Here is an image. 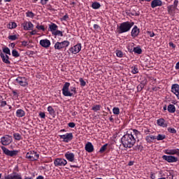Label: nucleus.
<instances>
[{"instance_id":"1","label":"nucleus","mask_w":179,"mask_h":179,"mask_svg":"<svg viewBox=\"0 0 179 179\" xmlns=\"http://www.w3.org/2000/svg\"><path fill=\"white\" fill-rule=\"evenodd\" d=\"M136 142V138H135V136H134V134H132V133L126 134L121 138L122 145L126 149H131V148H133Z\"/></svg>"},{"instance_id":"2","label":"nucleus","mask_w":179,"mask_h":179,"mask_svg":"<svg viewBox=\"0 0 179 179\" xmlns=\"http://www.w3.org/2000/svg\"><path fill=\"white\" fill-rule=\"evenodd\" d=\"M134 24H135L134 22H124L121 23L117 29L118 34H122V33H127V31H129V30L132 29Z\"/></svg>"},{"instance_id":"3","label":"nucleus","mask_w":179,"mask_h":179,"mask_svg":"<svg viewBox=\"0 0 179 179\" xmlns=\"http://www.w3.org/2000/svg\"><path fill=\"white\" fill-rule=\"evenodd\" d=\"M69 41H64L62 42H56L54 48L55 50H57L58 51H62L64 48H66V47H69Z\"/></svg>"},{"instance_id":"4","label":"nucleus","mask_w":179,"mask_h":179,"mask_svg":"<svg viewBox=\"0 0 179 179\" xmlns=\"http://www.w3.org/2000/svg\"><path fill=\"white\" fill-rule=\"evenodd\" d=\"M39 157L40 155L34 150L29 151L26 155V158L30 160V162H36L38 160Z\"/></svg>"},{"instance_id":"5","label":"nucleus","mask_w":179,"mask_h":179,"mask_svg":"<svg viewBox=\"0 0 179 179\" xmlns=\"http://www.w3.org/2000/svg\"><path fill=\"white\" fill-rule=\"evenodd\" d=\"M69 86H71V83L66 82L62 90V94L65 96V97H72V96H73V93L69 91Z\"/></svg>"},{"instance_id":"6","label":"nucleus","mask_w":179,"mask_h":179,"mask_svg":"<svg viewBox=\"0 0 179 179\" xmlns=\"http://www.w3.org/2000/svg\"><path fill=\"white\" fill-rule=\"evenodd\" d=\"M1 150H3V153L6 156H9L10 157H13L15 156H17V153H19L18 150H10L9 149L6 148L5 146L1 147Z\"/></svg>"},{"instance_id":"7","label":"nucleus","mask_w":179,"mask_h":179,"mask_svg":"<svg viewBox=\"0 0 179 179\" xmlns=\"http://www.w3.org/2000/svg\"><path fill=\"white\" fill-rule=\"evenodd\" d=\"M13 139L11 136L5 135L4 136L1 138V143L3 146H8L12 143Z\"/></svg>"},{"instance_id":"8","label":"nucleus","mask_w":179,"mask_h":179,"mask_svg":"<svg viewBox=\"0 0 179 179\" xmlns=\"http://www.w3.org/2000/svg\"><path fill=\"white\" fill-rule=\"evenodd\" d=\"M15 82L16 83H17V85H20V86H22V87H26V86H29V82L27 81V78H26L25 77L18 76L15 79Z\"/></svg>"},{"instance_id":"9","label":"nucleus","mask_w":179,"mask_h":179,"mask_svg":"<svg viewBox=\"0 0 179 179\" xmlns=\"http://www.w3.org/2000/svg\"><path fill=\"white\" fill-rule=\"evenodd\" d=\"M54 164L55 167H64L66 164H68V161L63 158H56L54 160Z\"/></svg>"},{"instance_id":"10","label":"nucleus","mask_w":179,"mask_h":179,"mask_svg":"<svg viewBox=\"0 0 179 179\" xmlns=\"http://www.w3.org/2000/svg\"><path fill=\"white\" fill-rule=\"evenodd\" d=\"M59 138L63 139V142L68 143L73 139V134L72 133H66V134L59 135Z\"/></svg>"},{"instance_id":"11","label":"nucleus","mask_w":179,"mask_h":179,"mask_svg":"<svg viewBox=\"0 0 179 179\" xmlns=\"http://www.w3.org/2000/svg\"><path fill=\"white\" fill-rule=\"evenodd\" d=\"M162 159L168 163H177L178 162V158L173 155H163Z\"/></svg>"},{"instance_id":"12","label":"nucleus","mask_w":179,"mask_h":179,"mask_svg":"<svg viewBox=\"0 0 179 179\" xmlns=\"http://www.w3.org/2000/svg\"><path fill=\"white\" fill-rule=\"evenodd\" d=\"M81 50H82V43H78L73 47H71L69 48V51L71 52V54H78V52H80Z\"/></svg>"},{"instance_id":"13","label":"nucleus","mask_w":179,"mask_h":179,"mask_svg":"<svg viewBox=\"0 0 179 179\" xmlns=\"http://www.w3.org/2000/svg\"><path fill=\"white\" fill-rule=\"evenodd\" d=\"M164 153L166 155H169L171 156L176 155V156H178V157H179V149L178 148L165 150Z\"/></svg>"},{"instance_id":"14","label":"nucleus","mask_w":179,"mask_h":179,"mask_svg":"<svg viewBox=\"0 0 179 179\" xmlns=\"http://www.w3.org/2000/svg\"><path fill=\"white\" fill-rule=\"evenodd\" d=\"M64 157H66L68 162H71V163L75 162V154L73 152H67L64 154Z\"/></svg>"},{"instance_id":"15","label":"nucleus","mask_w":179,"mask_h":179,"mask_svg":"<svg viewBox=\"0 0 179 179\" xmlns=\"http://www.w3.org/2000/svg\"><path fill=\"white\" fill-rule=\"evenodd\" d=\"M24 30H33V28L34 27V25L33 24V23H31V22H27L25 21L23 22V24H22Z\"/></svg>"},{"instance_id":"16","label":"nucleus","mask_w":179,"mask_h":179,"mask_svg":"<svg viewBox=\"0 0 179 179\" xmlns=\"http://www.w3.org/2000/svg\"><path fill=\"white\" fill-rule=\"evenodd\" d=\"M4 179H22V175L17 173H13L4 176Z\"/></svg>"},{"instance_id":"17","label":"nucleus","mask_w":179,"mask_h":179,"mask_svg":"<svg viewBox=\"0 0 179 179\" xmlns=\"http://www.w3.org/2000/svg\"><path fill=\"white\" fill-rule=\"evenodd\" d=\"M139 33H141V30L138 28V26L135 25L131 29V36L133 38H135L139 36Z\"/></svg>"},{"instance_id":"18","label":"nucleus","mask_w":179,"mask_h":179,"mask_svg":"<svg viewBox=\"0 0 179 179\" xmlns=\"http://www.w3.org/2000/svg\"><path fill=\"white\" fill-rule=\"evenodd\" d=\"M39 44L41 47H43V48H48V47L51 45V41L47 38L42 39L40 41Z\"/></svg>"},{"instance_id":"19","label":"nucleus","mask_w":179,"mask_h":179,"mask_svg":"<svg viewBox=\"0 0 179 179\" xmlns=\"http://www.w3.org/2000/svg\"><path fill=\"white\" fill-rule=\"evenodd\" d=\"M163 6V1L162 0H152L151 1V8L152 9H155V8H157V6Z\"/></svg>"},{"instance_id":"20","label":"nucleus","mask_w":179,"mask_h":179,"mask_svg":"<svg viewBox=\"0 0 179 179\" xmlns=\"http://www.w3.org/2000/svg\"><path fill=\"white\" fill-rule=\"evenodd\" d=\"M85 149L88 153H92V152L94 151V146H93V144L91 142H88L85 145Z\"/></svg>"},{"instance_id":"21","label":"nucleus","mask_w":179,"mask_h":179,"mask_svg":"<svg viewBox=\"0 0 179 179\" xmlns=\"http://www.w3.org/2000/svg\"><path fill=\"white\" fill-rule=\"evenodd\" d=\"M157 124L158 127H162V128H167V123L166 120L163 118H159L157 120Z\"/></svg>"},{"instance_id":"22","label":"nucleus","mask_w":179,"mask_h":179,"mask_svg":"<svg viewBox=\"0 0 179 179\" xmlns=\"http://www.w3.org/2000/svg\"><path fill=\"white\" fill-rule=\"evenodd\" d=\"M0 57L3 61V62H4V64H10V61H9V56H8V55H5L3 52L0 53Z\"/></svg>"},{"instance_id":"23","label":"nucleus","mask_w":179,"mask_h":179,"mask_svg":"<svg viewBox=\"0 0 179 179\" xmlns=\"http://www.w3.org/2000/svg\"><path fill=\"white\" fill-rule=\"evenodd\" d=\"M49 30H50V31H51V33L52 34V33H54V31H55L56 30H58V25H57V24H55L54 22H51L49 24Z\"/></svg>"},{"instance_id":"24","label":"nucleus","mask_w":179,"mask_h":179,"mask_svg":"<svg viewBox=\"0 0 179 179\" xmlns=\"http://www.w3.org/2000/svg\"><path fill=\"white\" fill-rule=\"evenodd\" d=\"M171 92L173 94H177L179 92V85L178 84H173L171 86Z\"/></svg>"},{"instance_id":"25","label":"nucleus","mask_w":179,"mask_h":179,"mask_svg":"<svg viewBox=\"0 0 179 179\" xmlns=\"http://www.w3.org/2000/svg\"><path fill=\"white\" fill-rule=\"evenodd\" d=\"M26 115V113L22 109H18L16 111V117L18 118H22V117H24Z\"/></svg>"},{"instance_id":"26","label":"nucleus","mask_w":179,"mask_h":179,"mask_svg":"<svg viewBox=\"0 0 179 179\" xmlns=\"http://www.w3.org/2000/svg\"><path fill=\"white\" fill-rule=\"evenodd\" d=\"M155 139H156V136H147L145 137V141L146 142H148V143H152V142H153V141H155Z\"/></svg>"},{"instance_id":"27","label":"nucleus","mask_w":179,"mask_h":179,"mask_svg":"<svg viewBox=\"0 0 179 179\" xmlns=\"http://www.w3.org/2000/svg\"><path fill=\"white\" fill-rule=\"evenodd\" d=\"M52 36H55V37H57V36H58L59 37H64V32H62V31H59L56 29L54 32H52Z\"/></svg>"},{"instance_id":"28","label":"nucleus","mask_w":179,"mask_h":179,"mask_svg":"<svg viewBox=\"0 0 179 179\" xmlns=\"http://www.w3.org/2000/svg\"><path fill=\"white\" fill-rule=\"evenodd\" d=\"M167 110H168L169 113H171L173 114V113H176V106L173 104H169L168 106Z\"/></svg>"},{"instance_id":"29","label":"nucleus","mask_w":179,"mask_h":179,"mask_svg":"<svg viewBox=\"0 0 179 179\" xmlns=\"http://www.w3.org/2000/svg\"><path fill=\"white\" fill-rule=\"evenodd\" d=\"M48 111L53 118H55V110L52 108V106L48 107Z\"/></svg>"},{"instance_id":"30","label":"nucleus","mask_w":179,"mask_h":179,"mask_svg":"<svg viewBox=\"0 0 179 179\" xmlns=\"http://www.w3.org/2000/svg\"><path fill=\"white\" fill-rule=\"evenodd\" d=\"M134 150H135L136 152H142V150H143V145H141V144H137L136 145H135L133 148Z\"/></svg>"},{"instance_id":"31","label":"nucleus","mask_w":179,"mask_h":179,"mask_svg":"<svg viewBox=\"0 0 179 179\" xmlns=\"http://www.w3.org/2000/svg\"><path fill=\"white\" fill-rule=\"evenodd\" d=\"M13 138L15 141H22V139H23L22 134H20L19 133H14Z\"/></svg>"},{"instance_id":"32","label":"nucleus","mask_w":179,"mask_h":179,"mask_svg":"<svg viewBox=\"0 0 179 179\" xmlns=\"http://www.w3.org/2000/svg\"><path fill=\"white\" fill-rule=\"evenodd\" d=\"M135 135L136 138L137 139H139L142 136V134H141V131H138L137 129H133V136Z\"/></svg>"},{"instance_id":"33","label":"nucleus","mask_w":179,"mask_h":179,"mask_svg":"<svg viewBox=\"0 0 179 179\" xmlns=\"http://www.w3.org/2000/svg\"><path fill=\"white\" fill-rule=\"evenodd\" d=\"M101 6V5L100 4V3L95 1L94 3H92V9H100V7Z\"/></svg>"},{"instance_id":"34","label":"nucleus","mask_w":179,"mask_h":179,"mask_svg":"<svg viewBox=\"0 0 179 179\" xmlns=\"http://www.w3.org/2000/svg\"><path fill=\"white\" fill-rule=\"evenodd\" d=\"M133 51L136 54H138V55L142 54V48H141L140 46H137V47L134 48Z\"/></svg>"},{"instance_id":"35","label":"nucleus","mask_w":179,"mask_h":179,"mask_svg":"<svg viewBox=\"0 0 179 179\" xmlns=\"http://www.w3.org/2000/svg\"><path fill=\"white\" fill-rule=\"evenodd\" d=\"M16 27H17V24L15 22H9L8 25V29H16Z\"/></svg>"},{"instance_id":"36","label":"nucleus","mask_w":179,"mask_h":179,"mask_svg":"<svg viewBox=\"0 0 179 179\" xmlns=\"http://www.w3.org/2000/svg\"><path fill=\"white\" fill-rule=\"evenodd\" d=\"M92 110L95 111V113H96V111H100V110H101V105H95L92 106Z\"/></svg>"},{"instance_id":"37","label":"nucleus","mask_w":179,"mask_h":179,"mask_svg":"<svg viewBox=\"0 0 179 179\" xmlns=\"http://www.w3.org/2000/svg\"><path fill=\"white\" fill-rule=\"evenodd\" d=\"M2 51L4 52V54H6V55H10V49H9V48H3Z\"/></svg>"},{"instance_id":"38","label":"nucleus","mask_w":179,"mask_h":179,"mask_svg":"<svg viewBox=\"0 0 179 179\" xmlns=\"http://www.w3.org/2000/svg\"><path fill=\"white\" fill-rule=\"evenodd\" d=\"M12 55L13 57H14L15 58H17L19 57H20V54L19 53V52H17V50H16L15 49L12 50Z\"/></svg>"},{"instance_id":"39","label":"nucleus","mask_w":179,"mask_h":179,"mask_svg":"<svg viewBox=\"0 0 179 179\" xmlns=\"http://www.w3.org/2000/svg\"><path fill=\"white\" fill-rule=\"evenodd\" d=\"M19 35H10L8 36V40H11V41H15V40H17Z\"/></svg>"},{"instance_id":"40","label":"nucleus","mask_w":179,"mask_h":179,"mask_svg":"<svg viewBox=\"0 0 179 179\" xmlns=\"http://www.w3.org/2000/svg\"><path fill=\"white\" fill-rule=\"evenodd\" d=\"M107 146H108V143H106L105 145H103L99 150V153H104V152H106V150H107Z\"/></svg>"},{"instance_id":"41","label":"nucleus","mask_w":179,"mask_h":179,"mask_svg":"<svg viewBox=\"0 0 179 179\" xmlns=\"http://www.w3.org/2000/svg\"><path fill=\"white\" fill-rule=\"evenodd\" d=\"M157 141H163L166 139V135L164 134H158V136L156 137Z\"/></svg>"},{"instance_id":"42","label":"nucleus","mask_w":179,"mask_h":179,"mask_svg":"<svg viewBox=\"0 0 179 179\" xmlns=\"http://www.w3.org/2000/svg\"><path fill=\"white\" fill-rule=\"evenodd\" d=\"M113 113L115 114V115H120V108L118 107H114L113 108Z\"/></svg>"},{"instance_id":"43","label":"nucleus","mask_w":179,"mask_h":179,"mask_svg":"<svg viewBox=\"0 0 179 179\" xmlns=\"http://www.w3.org/2000/svg\"><path fill=\"white\" fill-rule=\"evenodd\" d=\"M79 82L81 87H85V86H86V81H85L82 78H79Z\"/></svg>"},{"instance_id":"44","label":"nucleus","mask_w":179,"mask_h":179,"mask_svg":"<svg viewBox=\"0 0 179 179\" xmlns=\"http://www.w3.org/2000/svg\"><path fill=\"white\" fill-rule=\"evenodd\" d=\"M27 17H31V19H33L34 17V13L31 11H27L26 13Z\"/></svg>"},{"instance_id":"45","label":"nucleus","mask_w":179,"mask_h":179,"mask_svg":"<svg viewBox=\"0 0 179 179\" xmlns=\"http://www.w3.org/2000/svg\"><path fill=\"white\" fill-rule=\"evenodd\" d=\"M177 9L176 8H174V6H168V12L169 13H171L172 12H174Z\"/></svg>"},{"instance_id":"46","label":"nucleus","mask_w":179,"mask_h":179,"mask_svg":"<svg viewBox=\"0 0 179 179\" xmlns=\"http://www.w3.org/2000/svg\"><path fill=\"white\" fill-rule=\"evenodd\" d=\"M116 56L118 58H122V57H124V53H122V51H121V50H117L116 51Z\"/></svg>"},{"instance_id":"47","label":"nucleus","mask_w":179,"mask_h":179,"mask_svg":"<svg viewBox=\"0 0 179 179\" xmlns=\"http://www.w3.org/2000/svg\"><path fill=\"white\" fill-rule=\"evenodd\" d=\"M143 87H145V84L141 83L137 86L138 92H142Z\"/></svg>"},{"instance_id":"48","label":"nucleus","mask_w":179,"mask_h":179,"mask_svg":"<svg viewBox=\"0 0 179 179\" xmlns=\"http://www.w3.org/2000/svg\"><path fill=\"white\" fill-rule=\"evenodd\" d=\"M131 72L134 73V75H135V74H136L139 72V70L138 69V67L132 66L131 67Z\"/></svg>"},{"instance_id":"49","label":"nucleus","mask_w":179,"mask_h":179,"mask_svg":"<svg viewBox=\"0 0 179 179\" xmlns=\"http://www.w3.org/2000/svg\"><path fill=\"white\" fill-rule=\"evenodd\" d=\"M168 131L170 132V134H177V130L174 128L169 127L168 128Z\"/></svg>"},{"instance_id":"50","label":"nucleus","mask_w":179,"mask_h":179,"mask_svg":"<svg viewBox=\"0 0 179 179\" xmlns=\"http://www.w3.org/2000/svg\"><path fill=\"white\" fill-rule=\"evenodd\" d=\"M36 29H38V30H42V31H45V27H44L43 25H37Z\"/></svg>"},{"instance_id":"51","label":"nucleus","mask_w":179,"mask_h":179,"mask_svg":"<svg viewBox=\"0 0 179 179\" xmlns=\"http://www.w3.org/2000/svg\"><path fill=\"white\" fill-rule=\"evenodd\" d=\"M68 127H69V128H75V127H76V124H75V122H69L68 124Z\"/></svg>"},{"instance_id":"52","label":"nucleus","mask_w":179,"mask_h":179,"mask_svg":"<svg viewBox=\"0 0 179 179\" xmlns=\"http://www.w3.org/2000/svg\"><path fill=\"white\" fill-rule=\"evenodd\" d=\"M70 90H71V92L74 93V94H76V93H77V92H76V87H70Z\"/></svg>"},{"instance_id":"53","label":"nucleus","mask_w":179,"mask_h":179,"mask_svg":"<svg viewBox=\"0 0 179 179\" xmlns=\"http://www.w3.org/2000/svg\"><path fill=\"white\" fill-rule=\"evenodd\" d=\"M147 34H148L150 37H155V32L153 31H148Z\"/></svg>"},{"instance_id":"54","label":"nucleus","mask_w":179,"mask_h":179,"mask_svg":"<svg viewBox=\"0 0 179 179\" xmlns=\"http://www.w3.org/2000/svg\"><path fill=\"white\" fill-rule=\"evenodd\" d=\"M7 104H8V103H6V101H2L1 102L0 107L3 108V107H5V106H7Z\"/></svg>"},{"instance_id":"55","label":"nucleus","mask_w":179,"mask_h":179,"mask_svg":"<svg viewBox=\"0 0 179 179\" xmlns=\"http://www.w3.org/2000/svg\"><path fill=\"white\" fill-rule=\"evenodd\" d=\"M172 6L177 9V7L178 6V0H175L173 2V5Z\"/></svg>"},{"instance_id":"56","label":"nucleus","mask_w":179,"mask_h":179,"mask_svg":"<svg viewBox=\"0 0 179 179\" xmlns=\"http://www.w3.org/2000/svg\"><path fill=\"white\" fill-rule=\"evenodd\" d=\"M69 19V16H68V14H66L64 16L62 17V20L66 21Z\"/></svg>"},{"instance_id":"57","label":"nucleus","mask_w":179,"mask_h":179,"mask_svg":"<svg viewBox=\"0 0 179 179\" xmlns=\"http://www.w3.org/2000/svg\"><path fill=\"white\" fill-rule=\"evenodd\" d=\"M150 178L152 179H156V173H153V172H151L150 173Z\"/></svg>"},{"instance_id":"58","label":"nucleus","mask_w":179,"mask_h":179,"mask_svg":"<svg viewBox=\"0 0 179 179\" xmlns=\"http://www.w3.org/2000/svg\"><path fill=\"white\" fill-rule=\"evenodd\" d=\"M50 0H41V5H47V2Z\"/></svg>"},{"instance_id":"59","label":"nucleus","mask_w":179,"mask_h":179,"mask_svg":"<svg viewBox=\"0 0 179 179\" xmlns=\"http://www.w3.org/2000/svg\"><path fill=\"white\" fill-rule=\"evenodd\" d=\"M22 45H23L24 47H27V45H29V42L24 41L22 42Z\"/></svg>"},{"instance_id":"60","label":"nucleus","mask_w":179,"mask_h":179,"mask_svg":"<svg viewBox=\"0 0 179 179\" xmlns=\"http://www.w3.org/2000/svg\"><path fill=\"white\" fill-rule=\"evenodd\" d=\"M129 15H131V16H139V14L136 12H130Z\"/></svg>"},{"instance_id":"61","label":"nucleus","mask_w":179,"mask_h":179,"mask_svg":"<svg viewBox=\"0 0 179 179\" xmlns=\"http://www.w3.org/2000/svg\"><path fill=\"white\" fill-rule=\"evenodd\" d=\"M39 116L41 117V118H45V113H43V112H41L39 113Z\"/></svg>"},{"instance_id":"62","label":"nucleus","mask_w":179,"mask_h":179,"mask_svg":"<svg viewBox=\"0 0 179 179\" xmlns=\"http://www.w3.org/2000/svg\"><path fill=\"white\" fill-rule=\"evenodd\" d=\"M36 34H37V31H36V30H32V31L30 32V35H31V36H36Z\"/></svg>"},{"instance_id":"63","label":"nucleus","mask_w":179,"mask_h":179,"mask_svg":"<svg viewBox=\"0 0 179 179\" xmlns=\"http://www.w3.org/2000/svg\"><path fill=\"white\" fill-rule=\"evenodd\" d=\"M94 29L95 30H99V29H100V26L99 24H94Z\"/></svg>"},{"instance_id":"64","label":"nucleus","mask_w":179,"mask_h":179,"mask_svg":"<svg viewBox=\"0 0 179 179\" xmlns=\"http://www.w3.org/2000/svg\"><path fill=\"white\" fill-rule=\"evenodd\" d=\"M36 179H44V176H38Z\"/></svg>"}]
</instances>
